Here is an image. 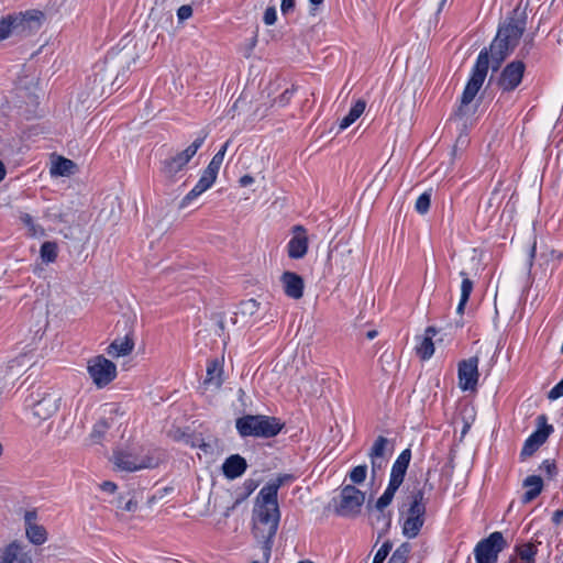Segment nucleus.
<instances>
[{"instance_id": "7ed1b4c3", "label": "nucleus", "mask_w": 563, "mask_h": 563, "mask_svg": "<svg viewBox=\"0 0 563 563\" xmlns=\"http://www.w3.org/2000/svg\"><path fill=\"white\" fill-rule=\"evenodd\" d=\"M235 428L242 438H273L284 428V423L276 417L264 415H245L238 418Z\"/></svg>"}, {"instance_id": "864d4df0", "label": "nucleus", "mask_w": 563, "mask_h": 563, "mask_svg": "<svg viewBox=\"0 0 563 563\" xmlns=\"http://www.w3.org/2000/svg\"><path fill=\"white\" fill-rule=\"evenodd\" d=\"M295 8V0H282L280 10L283 14H287Z\"/></svg>"}, {"instance_id": "20e7f679", "label": "nucleus", "mask_w": 563, "mask_h": 563, "mask_svg": "<svg viewBox=\"0 0 563 563\" xmlns=\"http://www.w3.org/2000/svg\"><path fill=\"white\" fill-rule=\"evenodd\" d=\"M409 498V507L402 522V534L408 539H413L419 534L426 520L424 489L412 490Z\"/></svg>"}, {"instance_id": "de8ad7c7", "label": "nucleus", "mask_w": 563, "mask_h": 563, "mask_svg": "<svg viewBox=\"0 0 563 563\" xmlns=\"http://www.w3.org/2000/svg\"><path fill=\"white\" fill-rule=\"evenodd\" d=\"M563 396V378L549 391V399L555 400Z\"/></svg>"}, {"instance_id": "a19ab883", "label": "nucleus", "mask_w": 563, "mask_h": 563, "mask_svg": "<svg viewBox=\"0 0 563 563\" xmlns=\"http://www.w3.org/2000/svg\"><path fill=\"white\" fill-rule=\"evenodd\" d=\"M409 553L410 545L408 543H402L395 550L388 563H407Z\"/></svg>"}, {"instance_id": "72a5a7b5", "label": "nucleus", "mask_w": 563, "mask_h": 563, "mask_svg": "<svg viewBox=\"0 0 563 563\" xmlns=\"http://www.w3.org/2000/svg\"><path fill=\"white\" fill-rule=\"evenodd\" d=\"M117 508L128 512H134L137 509V500L131 492L120 494L113 501Z\"/></svg>"}, {"instance_id": "9b49d317", "label": "nucleus", "mask_w": 563, "mask_h": 563, "mask_svg": "<svg viewBox=\"0 0 563 563\" xmlns=\"http://www.w3.org/2000/svg\"><path fill=\"white\" fill-rule=\"evenodd\" d=\"M139 58L135 44H126L119 49H112L107 58L106 64L111 69L126 70Z\"/></svg>"}, {"instance_id": "a18cd8bd", "label": "nucleus", "mask_w": 563, "mask_h": 563, "mask_svg": "<svg viewBox=\"0 0 563 563\" xmlns=\"http://www.w3.org/2000/svg\"><path fill=\"white\" fill-rule=\"evenodd\" d=\"M541 257L544 258L547 263L560 262L562 254L554 249L545 247L544 251L541 253Z\"/></svg>"}, {"instance_id": "cd10ccee", "label": "nucleus", "mask_w": 563, "mask_h": 563, "mask_svg": "<svg viewBox=\"0 0 563 563\" xmlns=\"http://www.w3.org/2000/svg\"><path fill=\"white\" fill-rule=\"evenodd\" d=\"M523 486L528 489L522 496V503L528 504L540 495L543 487V481L540 476L531 475L523 481Z\"/></svg>"}, {"instance_id": "6e6d98bb", "label": "nucleus", "mask_w": 563, "mask_h": 563, "mask_svg": "<svg viewBox=\"0 0 563 563\" xmlns=\"http://www.w3.org/2000/svg\"><path fill=\"white\" fill-rule=\"evenodd\" d=\"M239 183L242 187H246L254 183V178L251 175H244L240 178Z\"/></svg>"}, {"instance_id": "ddd939ff", "label": "nucleus", "mask_w": 563, "mask_h": 563, "mask_svg": "<svg viewBox=\"0 0 563 563\" xmlns=\"http://www.w3.org/2000/svg\"><path fill=\"white\" fill-rule=\"evenodd\" d=\"M0 563H35L26 544L14 540L0 548Z\"/></svg>"}, {"instance_id": "39448f33", "label": "nucleus", "mask_w": 563, "mask_h": 563, "mask_svg": "<svg viewBox=\"0 0 563 563\" xmlns=\"http://www.w3.org/2000/svg\"><path fill=\"white\" fill-rule=\"evenodd\" d=\"M44 13L40 10H26L24 12H15L4 16L9 29V35L26 37L35 33L42 26Z\"/></svg>"}, {"instance_id": "f03ea898", "label": "nucleus", "mask_w": 563, "mask_h": 563, "mask_svg": "<svg viewBox=\"0 0 563 563\" xmlns=\"http://www.w3.org/2000/svg\"><path fill=\"white\" fill-rule=\"evenodd\" d=\"M514 46L508 44V42L503 41V38H500V36L497 34L490 44L489 52L487 48L481 51L473 67L471 78L462 93L461 106L457 110L459 115L466 113V108L474 100L481 87L483 86L489 68V54L493 62L492 68L493 70H497L500 64L505 60L508 54L514 51Z\"/></svg>"}, {"instance_id": "dca6fc26", "label": "nucleus", "mask_w": 563, "mask_h": 563, "mask_svg": "<svg viewBox=\"0 0 563 563\" xmlns=\"http://www.w3.org/2000/svg\"><path fill=\"white\" fill-rule=\"evenodd\" d=\"M547 418L544 416L538 417L539 428L526 440L521 450V456H531L549 438L553 428L545 423Z\"/></svg>"}, {"instance_id": "37998d69", "label": "nucleus", "mask_w": 563, "mask_h": 563, "mask_svg": "<svg viewBox=\"0 0 563 563\" xmlns=\"http://www.w3.org/2000/svg\"><path fill=\"white\" fill-rule=\"evenodd\" d=\"M367 474V466L364 465H357L355 466L349 474V477L353 484H362Z\"/></svg>"}, {"instance_id": "8fccbe9b", "label": "nucleus", "mask_w": 563, "mask_h": 563, "mask_svg": "<svg viewBox=\"0 0 563 563\" xmlns=\"http://www.w3.org/2000/svg\"><path fill=\"white\" fill-rule=\"evenodd\" d=\"M262 550V558L251 563H268L272 554V548L260 545Z\"/></svg>"}, {"instance_id": "338daca9", "label": "nucleus", "mask_w": 563, "mask_h": 563, "mask_svg": "<svg viewBox=\"0 0 563 563\" xmlns=\"http://www.w3.org/2000/svg\"><path fill=\"white\" fill-rule=\"evenodd\" d=\"M219 327H220L221 329H223V328H224V323H223V321H222V320H221V321H219Z\"/></svg>"}, {"instance_id": "c85d7f7f", "label": "nucleus", "mask_w": 563, "mask_h": 563, "mask_svg": "<svg viewBox=\"0 0 563 563\" xmlns=\"http://www.w3.org/2000/svg\"><path fill=\"white\" fill-rule=\"evenodd\" d=\"M503 202V196L499 190L495 189L490 192L489 197L483 200L478 206V213H484L487 217H493Z\"/></svg>"}, {"instance_id": "5701e85b", "label": "nucleus", "mask_w": 563, "mask_h": 563, "mask_svg": "<svg viewBox=\"0 0 563 563\" xmlns=\"http://www.w3.org/2000/svg\"><path fill=\"white\" fill-rule=\"evenodd\" d=\"M217 176V174L206 168L196 186L184 197L180 206H187L191 200L208 190L214 184Z\"/></svg>"}, {"instance_id": "4d7b16f0", "label": "nucleus", "mask_w": 563, "mask_h": 563, "mask_svg": "<svg viewBox=\"0 0 563 563\" xmlns=\"http://www.w3.org/2000/svg\"><path fill=\"white\" fill-rule=\"evenodd\" d=\"M291 96V91L289 89H286L284 93L279 98L280 104H286Z\"/></svg>"}, {"instance_id": "f8f14e48", "label": "nucleus", "mask_w": 563, "mask_h": 563, "mask_svg": "<svg viewBox=\"0 0 563 563\" xmlns=\"http://www.w3.org/2000/svg\"><path fill=\"white\" fill-rule=\"evenodd\" d=\"M526 65L522 60L509 63L500 73L497 85L504 92L515 90L522 81Z\"/></svg>"}, {"instance_id": "f704fd0d", "label": "nucleus", "mask_w": 563, "mask_h": 563, "mask_svg": "<svg viewBox=\"0 0 563 563\" xmlns=\"http://www.w3.org/2000/svg\"><path fill=\"white\" fill-rule=\"evenodd\" d=\"M516 553L526 563H533L537 547L533 543H525L516 547Z\"/></svg>"}, {"instance_id": "5fc2aeb1", "label": "nucleus", "mask_w": 563, "mask_h": 563, "mask_svg": "<svg viewBox=\"0 0 563 563\" xmlns=\"http://www.w3.org/2000/svg\"><path fill=\"white\" fill-rule=\"evenodd\" d=\"M117 488V485L110 481H106L100 484V489L109 494H114Z\"/></svg>"}, {"instance_id": "412c9836", "label": "nucleus", "mask_w": 563, "mask_h": 563, "mask_svg": "<svg viewBox=\"0 0 563 563\" xmlns=\"http://www.w3.org/2000/svg\"><path fill=\"white\" fill-rule=\"evenodd\" d=\"M285 295L291 299H300L303 296L305 283L301 276L294 272H285L280 277Z\"/></svg>"}, {"instance_id": "69168bd1", "label": "nucleus", "mask_w": 563, "mask_h": 563, "mask_svg": "<svg viewBox=\"0 0 563 563\" xmlns=\"http://www.w3.org/2000/svg\"><path fill=\"white\" fill-rule=\"evenodd\" d=\"M312 4L318 5L323 2V0H309Z\"/></svg>"}, {"instance_id": "f3484780", "label": "nucleus", "mask_w": 563, "mask_h": 563, "mask_svg": "<svg viewBox=\"0 0 563 563\" xmlns=\"http://www.w3.org/2000/svg\"><path fill=\"white\" fill-rule=\"evenodd\" d=\"M36 519L37 514L35 510L25 511V536L32 544L42 545L47 540V531L43 526L36 523Z\"/></svg>"}, {"instance_id": "680f3d73", "label": "nucleus", "mask_w": 563, "mask_h": 563, "mask_svg": "<svg viewBox=\"0 0 563 563\" xmlns=\"http://www.w3.org/2000/svg\"><path fill=\"white\" fill-rule=\"evenodd\" d=\"M536 256V243L532 245L531 250H530V265L532 264V260Z\"/></svg>"}, {"instance_id": "aec40b11", "label": "nucleus", "mask_w": 563, "mask_h": 563, "mask_svg": "<svg viewBox=\"0 0 563 563\" xmlns=\"http://www.w3.org/2000/svg\"><path fill=\"white\" fill-rule=\"evenodd\" d=\"M411 460V451L410 449L404 450L398 457L396 459L395 463L393 464L391 472H390V478H389V485L393 487L399 488L405 479L409 463Z\"/></svg>"}, {"instance_id": "09e8293b", "label": "nucleus", "mask_w": 563, "mask_h": 563, "mask_svg": "<svg viewBox=\"0 0 563 563\" xmlns=\"http://www.w3.org/2000/svg\"><path fill=\"white\" fill-rule=\"evenodd\" d=\"M191 15H192V8L188 4H184L177 10V16H178L179 21H185V20L189 19Z\"/></svg>"}, {"instance_id": "3c124183", "label": "nucleus", "mask_w": 563, "mask_h": 563, "mask_svg": "<svg viewBox=\"0 0 563 563\" xmlns=\"http://www.w3.org/2000/svg\"><path fill=\"white\" fill-rule=\"evenodd\" d=\"M9 29L7 25V22L4 20V16L0 19V42L9 38Z\"/></svg>"}, {"instance_id": "393cba45", "label": "nucleus", "mask_w": 563, "mask_h": 563, "mask_svg": "<svg viewBox=\"0 0 563 563\" xmlns=\"http://www.w3.org/2000/svg\"><path fill=\"white\" fill-rule=\"evenodd\" d=\"M261 303L256 299H246L240 302L236 311L234 312V317L230 320L233 324L238 323V318H241L242 323H247L251 318H253L260 311Z\"/></svg>"}, {"instance_id": "7c9ffc66", "label": "nucleus", "mask_w": 563, "mask_h": 563, "mask_svg": "<svg viewBox=\"0 0 563 563\" xmlns=\"http://www.w3.org/2000/svg\"><path fill=\"white\" fill-rule=\"evenodd\" d=\"M437 333L433 327H429L426 330V335L422 339L421 343L417 346V353L421 356L422 360L430 358L434 353V345L432 342V336Z\"/></svg>"}, {"instance_id": "423d86ee", "label": "nucleus", "mask_w": 563, "mask_h": 563, "mask_svg": "<svg viewBox=\"0 0 563 563\" xmlns=\"http://www.w3.org/2000/svg\"><path fill=\"white\" fill-rule=\"evenodd\" d=\"M161 456L154 451L141 450L140 453L119 452L114 455V464L118 468L128 472H134L143 468H154L158 466Z\"/></svg>"}, {"instance_id": "6ab92c4d", "label": "nucleus", "mask_w": 563, "mask_h": 563, "mask_svg": "<svg viewBox=\"0 0 563 563\" xmlns=\"http://www.w3.org/2000/svg\"><path fill=\"white\" fill-rule=\"evenodd\" d=\"M59 401L60 397L57 394H45L33 405V415L41 420H46L58 410Z\"/></svg>"}, {"instance_id": "49530a36", "label": "nucleus", "mask_w": 563, "mask_h": 563, "mask_svg": "<svg viewBox=\"0 0 563 563\" xmlns=\"http://www.w3.org/2000/svg\"><path fill=\"white\" fill-rule=\"evenodd\" d=\"M277 13L275 7H268L264 12V23L266 25H273L276 22Z\"/></svg>"}, {"instance_id": "1a4fd4ad", "label": "nucleus", "mask_w": 563, "mask_h": 563, "mask_svg": "<svg viewBox=\"0 0 563 563\" xmlns=\"http://www.w3.org/2000/svg\"><path fill=\"white\" fill-rule=\"evenodd\" d=\"M206 137L207 133H203L184 151L177 153L175 156L168 159H165L163 163V173L169 178L175 177L196 155L197 151L202 146Z\"/></svg>"}, {"instance_id": "9d476101", "label": "nucleus", "mask_w": 563, "mask_h": 563, "mask_svg": "<svg viewBox=\"0 0 563 563\" xmlns=\"http://www.w3.org/2000/svg\"><path fill=\"white\" fill-rule=\"evenodd\" d=\"M506 547L501 532H493L488 538L477 543L474 550L476 563H496L498 553Z\"/></svg>"}, {"instance_id": "774afa93", "label": "nucleus", "mask_w": 563, "mask_h": 563, "mask_svg": "<svg viewBox=\"0 0 563 563\" xmlns=\"http://www.w3.org/2000/svg\"><path fill=\"white\" fill-rule=\"evenodd\" d=\"M561 353L563 354V343H562V346H561Z\"/></svg>"}, {"instance_id": "f257e3e1", "label": "nucleus", "mask_w": 563, "mask_h": 563, "mask_svg": "<svg viewBox=\"0 0 563 563\" xmlns=\"http://www.w3.org/2000/svg\"><path fill=\"white\" fill-rule=\"evenodd\" d=\"M290 478L279 475L267 482L258 492L252 510V534L258 545L273 548L280 521L278 490Z\"/></svg>"}, {"instance_id": "e433bc0d", "label": "nucleus", "mask_w": 563, "mask_h": 563, "mask_svg": "<svg viewBox=\"0 0 563 563\" xmlns=\"http://www.w3.org/2000/svg\"><path fill=\"white\" fill-rule=\"evenodd\" d=\"M397 490H398L397 487H393L391 485L388 484L384 494L377 499V501L375 504L376 510H378L379 512H383L384 509L391 504Z\"/></svg>"}, {"instance_id": "a211bd4d", "label": "nucleus", "mask_w": 563, "mask_h": 563, "mask_svg": "<svg viewBox=\"0 0 563 563\" xmlns=\"http://www.w3.org/2000/svg\"><path fill=\"white\" fill-rule=\"evenodd\" d=\"M292 233L287 246L288 256L294 260L302 258L308 251L307 231L302 225H295Z\"/></svg>"}, {"instance_id": "0e129e2a", "label": "nucleus", "mask_w": 563, "mask_h": 563, "mask_svg": "<svg viewBox=\"0 0 563 563\" xmlns=\"http://www.w3.org/2000/svg\"><path fill=\"white\" fill-rule=\"evenodd\" d=\"M254 487H255V486H254L253 482H252V481H250V482L247 483L249 492L251 493V492L254 489Z\"/></svg>"}, {"instance_id": "4c0bfd02", "label": "nucleus", "mask_w": 563, "mask_h": 563, "mask_svg": "<svg viewBox=\"0 0 563 563\" xmlns=\"http://www.w3.org/2000/svg\"><path fill=\"white\" fill-rule=\"evenodd\" d=\"M230 144V141H227L221 148L213 155L212 159L210 161L209 165L207 166V169L218 175L220 167L223 163L225 152L228 150V146Z\"/></svg>"}, {"instance_id": "052dcab7", "label": "nucleus", "mask_w": 563, "mask_h": 563, "mask_svg": "<svg viewBox=\"0 0 563 563\" xmlns=\"http://www.w3.org/2000/svg\"><path fill=\"white\" fill-rule=\"evenodd\" d=\"M377 334H378V333H377V331H376V330H371V331H368V332L366 333V338H367L368 340H373V339H375V338L377 336Z\"/></svg>"}, {"instance_id": "bf43d9fd", "label": "nucleus", "mask_w": 563, "mask_h": 563, "mask_svg": "<svg viewBox=\"0 0 563 563\" xmlns=\"http://www.w3.org/2000/svg\"><path fill=\"white\" fill-rule=\"evenodd\" d=\"M7 170L4 164L0 161V181L5 177Z\"/></svg>"}, {"instance_id": "e2e57ef3", "label": "nucleus", "mask_w": 563, "mask_h": 563, "mask_svg": "<svg viewBox=\"0 0 563 563\" xmlns=\"http://www.w3.org/2000/svg\"><path fill=\"white\" fill-rule=\"evenodd\" d=\"M199 448L202 449L205 452H207L209 449V444L201 442V444H199Z\"/></svg>"}, {"instance_id": "c9c22d12", "label": "nucleus", "mask_w": 563, "mask_h": 563, "mask_svg": "<svg viewBox=\"0 0 563 563\" xmlns=\"http://www.w3.org/2000/svg\"><path fill=\"white\" fill-rule=\"evenodd\" d=\"M21 221L24 223V225L29 230V235L33 238H41L44 236L45 231L44 229L36 224L33 220V218L29 213H22L20 217Z\"/></svg>"}, {"instance_id": "c03bdc74", "label": "nucleus", "mask_w": 563, "mask_h": 563, "mask_svg": "<svg viewBox=\"0 0 563 563\" xmlns=\"http://www.w3.org/2000/svg\"><path fill=\"white\" fill-rule=\"evenodd\" d=\"M391 550V544L385 542L380 549L376 552L372 563H383Z\"/></svg>"}, {"instance_id": "b1692460", "label": "nucleus", "mask_w": 563, "mask_h": 563, "mask_svg": "<svg viewBox=\"0 0 563 563\" xmlns=\"http://www.w3.org/2000/svg\"><path fill=\"white\" fill-rule=\"evenodd\" d=\"M247 468L246 460L240 454H233L222 464V473L229 479H234L244 474Z\"/></svg>"}, {"instance_id": "a878e982", "label": "nucleus", "mask_w": 563, "mask_h": 563, "mask_svg": "<svg viewBox=\"0 0 563 563\" xmlns=\"http://www.w3.org/2000/svg\"><path fill=\"white\" fill-rule=\"evenodd\" d=\"M134 349V340L131 334L124 338L115 339L107 349V353L112 357L129 355Z\"/></svg>"}, {"instance_id": "603ef678", "label": "nucleus", "mask_w": 563, "mask_h": 563, "mask_svg": "<svg viewBox=\"0 0 563 563\" xmlns=\"http://www.w3.org/2000/svg\"><path fill=\"white\" fill-rule=\"evenodd\" d=\"M540 470L544 471L549 475H553L555 473L556 467H555L554 463L550 462L549 460H545L540 465Z\"/></svg>"}, {"instance_id": "13d9d810", "label": "nucleus", "mask_w": 563, "mask_h": 563, "mask_svg": "<svg viewBox=\"0 0 563 563\" xmlns=\"http://www.w3.org/2000/svg\"><path fill=\"white\" fill-rule=\"evenodd\" d=\"M562 518H563V509L562 510H556L553 514L552 521L554 523L559 525L562 521Z\"/></svg>"}, {"instance_id": "58836bf2", "label": "nucleus", "mask_w": 563, "mask_h": 563, "mask_svg": "<svg viewBox=\"0 0 563 563\" xmlns=\"http://www.w3.org/2000/svg\"><path fill=\"white\" fill-rule=\"evenodd\" d=\"M41 258L45 263H53L57 257V245L54 242H44L41 246Z\"/></svg>"}, {"instance_id": "4be33fe9", "label": "nucleus", "mask_w": 563, "mask_h": 563, "mask_svg": "<svg viewBox=\"0 0 563 563\" xmlns=\"http://www.w3.org/2000/svg\"><path fill=\"white\" fill-rule=\"evenodd\" d=\"M525 21L510 19L507 23L498 29L497 34L500 36V38H503V41H506L508 44L516 47L525 32Z\"/></svg>"}, {"instance_id": "4468645a", "label": "nucleus", "mask_w": 563, "mask_h": 563, "mask_svg": "<svg viewBox=\"0 0 563 563\" xmlns=\"http://www.w3.org/2000/svg\"><path fill=\"white\" fill-rule=\"evenodd\" d=\"M388 439L379 435L375 442L373 443L369 452L368 457L371 461V473L373 479L377 477V475L385 468L387 464V457H388Z\"/></svg>"}, {"instance_id": "79ce46f5", "label": "nucleus", "mask_w": 563, "mask_h": 563, "mask_svg": "<svg viewBox=\"0 0 563 563\" xmlns=\"http://www.w3.org/2000/svg\"><path fill=\"white\" fill-rule=\"evenodd\" d=\"M431 203V191H426L416 200L415 209L420 214H426L429 211Z\"/></svg>"}, {"instance_id": "2f4dec72", "label": "nucleus", "mask_w": 563, "mask_h": 563, "mask_svg": "<svg viewBox=\"0 0 563 563\" xmlns=\"http://www.w3.org/2000/svg\"><path fill=\"white\" fill-rule=\"evenodd\" d=\"M366 102L364 100H357L355 104L350 109L349 113L341 120L340 130H344L353 124L364 112Z\"/></svg>"}, {"instance_id": "6e6552de", "label": "nucleus", "mask_w": 563, "mask_h": 563, "mask_svg": "<svg viewBox=\"0 0 563 563\" xmlns=\"http://www.w3.org/2000/svg\"><path fill=\"white\" fill-rule=\"evenodd\" d=\"M365 501V494L354 485H345L340 492V500L335 505V514L341 517H356Z\"/></svg>"}, {"instance_id": "c756f323", "label": "nucleus", "mask_w": 563, "mask_h": 563, "mask_svg": "<svg viewBox=\"0 0 563 563\" xmlns=\"http://www.w3.org/2000/svg\"><path fill=\"white\" fill-rule=\"evenodd\" d=\"M76 168L77 166L71 159L58 157L53 162L49 172L54 176H70L75 173Z\"/></svg>"}, {"instance_id": "ea45409f", "label": "nucleus", "mask_w": 563, "mask_h": 563, "mask_svg": "<svg viewBox=\"0 0 563 563\" xmlns=\"http://www.w3.org/2000/svg\"><path fill=\"white\" fill-rule=\"evenodd\" d=\"M108 430V422L101 419L93 424L92 430L90 432V439L92 440L93 443H100Z\"/></svg>"}, {"instance_id": "473e14b6", "label": "nucleus", "mask_w": 563, "mask_h": 563, "mask_svg": "<svg viewBox=\"0 0 563 563\" xmlns=\"http://www.w3.org/2000/svg\"><path fill=\"white\" fill-rule=\"evenodd\" d=\"M460 275L462 277L461 298H460V302L456 308V312L459 314H462L464 311L465 305L470 299V295L473 290V282L467 277V274L465 272H461Z\"/></svg>"}, {"instance_id": "2eb2a0df", "label": "nucleus", "mask_w": 563, "mask_h": 563, "mask_svg": "<svg viewBox=\"0 0 563 563\" xmlns=\"http://www.w3.org/2000/svg\"><path fill=\"white\" fill-rule=\"evenodd\" d=\"M478 357L472 356L459 363V387L474 390L478 382Z\"/></svg>"}, {"instance_id": "0eeeda50", "label": "nucleus", "mask_w": 563, "mask_h": 563, "mask_svg": "<svg viewBox=\"0 0 563 563\" xmlns=\"http://www.w3.org/2000/svg\"><path fill=\"white\" fill-rule=\"evenodd\" d=\"M87 372L97 388L108 386L118 374L117 365L103 355L91 357L87 363Z\"/></svg>"}, {"instance_id": "bb28decb", "label": "nucleus", "mask_w": 563, "mask_h": 563, "mask_svg": "<svg viewBox=\"0 0 563 563\" xmlns=\"http://www.w3.org/2000/svg\"><path fill=\"white\" fill-rule=\"evenodd\" d=\"M223 368L218 360H212L208 363L207 374L203 384L219 389L223 383Z\"/></svg>"}]
</instances>
